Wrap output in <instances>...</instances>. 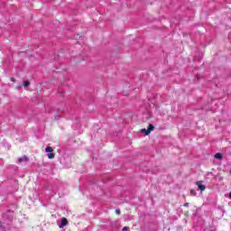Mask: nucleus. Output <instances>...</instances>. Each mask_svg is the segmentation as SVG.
Here are the masks:
<instances>
[{"mask_svg": "<svg viewBox=\"0 0 231 231\" xmlns=\"http://www.w3.org/2000/svg\"><path fill=\"white\" fill-rule=\"evenodd\" d=\"M3 218L7 219L8 221L14 220V211L8 209L5 213H3Z\"/></svg>", "mask_w": 231, "mask_h": 231, "instance_id": "obj_1", "label": "nucleus"}, {"mask_svg": "<svg viewBox=\"0 0 231 231\" xmlns=\"http://www.w3.org/2000/svg\"><path fill=\"white\" fill-rule=\"evenodd\" d=\"M45 152H49V153L47 154L49 160H53V158H55V154L52 153V152H53V148H51V146H47V147L45 148Z\"/></svg>", "mask_w": 231, "mask_h": 231, "instance_id": "obj_2", "label": "nucleus"}, {"mask_svg": "<svg viewBox=\"0 0 231 231\" xmlns=\"http://www.w3.org/2000/svg\"><path fill=\"white\" fill-rule=\"evenodd\" d=\"M202 183H203L202 180H199L195 182V185H197L199 190L203 192L204 190H207V186L203 185Z\"/></svg>", "mask_w": 231, "mask_h": 231, "instance_id": "obj_3", "label": "nucleus"}, {"mask_svg": "<svg viewBox=\"0 0 231 231\" xmlns=\"http://www.w3.org/2000/svg\"><path fill=\"white\" fill-rule=\"evenodd\" d=\"M67 225H68V219H66V217H62L61 222L59 225V228H64V226H66Z\"/></svg>", "mask_w": 231, "mask_h": 231, "instance_id": "obj_4", "label": "nucleus"}, {"mask_svg": "<svg viewBox=\"0 0 231 231\" xmlns=\"http://www.w3.org/2000/svg\"><path fill=\"white\" fill-rule=\"evenodd\" d=\"M153 130H154V125H149L147 130H145V135L149 136V134H151V133H152Z\"/></svg>", "mask_w": 231, "mask_h": 231, "instance_id": "obj_5", "label": "nucleus"}, {"mask_svg": "<svg viewBox=\"0 0 231 231\" xmlns=\"http://www.w3.org/2000/svg\"><path fill=\"white\" fill-rule=\"evenodd\" d=\"M29 160L30 159L26 155H24L23 157L19 158L18 162L19 163H23V162H29Z\"/></svg>", "mask_w": 231, "mask_h": 231, "instance_id": "obj_6", "label": "nucleus"}, {"mask_svg": "<svg viewBox=\"0 0 231 231\" xmlns=\"http://www.w3.org/2000/svg\"><path fill=\"white\" fill-rule=\"evenodd\" d=\"M215 158L217 160H223V154H221L220 152H217L215 154Z\"/></svg>", "mask_w": 231, "mask_h": 231, "instance_id": "obj_7", "label": "nucleus"}, {"mask_svg": "<svg viewBox=\"0 0 231 231\" xmlns=\"http://www.w3.org/2000/svg\"><path fill=\"white\" fill-rule=\"evenodd\" d=\"M23 86L24 88H28V86H30V81H24Z\"/></svg>", "mask_w": 231, "mask_h": 231, "instance_id": "obj_8", "label": "nucleus"}, {"mask_svg": "<svg viewBox=\"0 0 231 231\" xmlns=\"http://www.w3.org/2000/svg\"><path fill=\"white\" fill-rule=\"evenodd\" d=\"M190 194H191V196H195L196 195V192L194 191V189L190 190Z\"/></svg>", "mask_w": 231, "mask_h": 231, "instance_id": "obj_9", "label": "nucleus"}, {"mask_svg": "<svg viewBox=\"0 0 231 231\" xmlns=\"http://www.w3.org/2000/svg\"><path fill=\"white\" fill-rule=\"evenodd\" d=\"M116 213L117 215H120V209H119V208L116 209Z\"/></svg>", "mask_w": 231, "mask_h": 231, "instance_id": "obj_10", "label": "nucleus"}, {"mask_svg": "<svg viewBox=\"0 0 231 231\" xmlns=\"http://www.w3.org/2000/svg\"><path fill=\"white\" fill-rule=\"evenodd\" d=\"M141 133H143V134H145V128L141 129Z\"/></svg>", "mask_w": 231, "mask_h": 231, "instance_id": "obj_11", "label": "nucleus"}, {"mask_svg": "<svg viewBox=\"0 0 231 231\" xmlns=\"http://www.w3.org/2000/svg\"><path fill=\"white\" fill-rule=\"evenodd\" d=\"M128 228H129V227L125 226V227H123V231H127V230H128Z\"/></svg>", "mask_w": 231, "mask_h": 231, "instance_id": "obj_12", "label": "nucleus"}, {"mask_svg": "<svg viewBox=\"0 0 231 231\" xmlns=\"http://www.w3.org/2000/svg\"><path fill=\"white\" fill-rule=\"evenodd\" d=\"M184 207H189V202H186V203L184 204Z\"/></svg>", "mask_w": 231, "mask_h": 231, "instance_id": "obj_13", "label": "nucleus"}, {"mask_svg": "<svg viewBox=\"0 0 231 231\" xmlns=\"http://www.w3.org/2000/svg\"><path fill=\"white\" fill-rule=\"evenodd\" d=\"M12 82H15V79L14 78H11Z\"/></svg>", "mask_w": 231, "mask_h": 231, "instance_id": "obj_14", "label": "nucleus"}, {"mask_svg": "<svg viewBox=\"0 0 231 231\" xmlns=\"http://www.w3.org/2000/svg\"><path fill=\"white\" fill-rule=\"evenodd\" d=\"M0 226H3V222L2 221H0Z\"/></svg>", "mask_w": 231, "mask_h": 231, "instance_id": "obj_15", "label": "nucleus"}, {"mask_svg": "<svg viewBox=\"0 0 231 231\" xmlns=\"http://www.w3.org/2000/svg\"><path fill=\"white\" fill-rule=\"evenodd\" d=\"M229 198H231V191H230V193H229Z\"/></svg>", "mask_w": 231, "mask_h": 231, "instance_id": "obj_16", "label": "nucleus"}, {"mask_svg": "<svg viewBox=\"0 0 231 231\" xmlns=\"http://www.w3.org/2000/svg\"><path fill=\"white\" fill-rule=\"evenodd\" d=\"M18 89H21V86H20V87H18Z\"/></svg>", "mask_w": 231, "mask_h": 231, "instance_id": "obj_17", "label": "nucleus"}]
</instances>
